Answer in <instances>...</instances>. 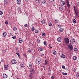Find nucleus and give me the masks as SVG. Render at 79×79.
<instances>
[{
  "label": "nucleus",
  "instance_id": "obj_1",
  "mask_svg": "<svg viewBox=\"0 0 79 79\" xmlns=\"http://www.w3.org/2000/svg\"><path fill=\"white\" fill-rule=\"evenodd\" d=\"M41 61V59L40 57H38L37 59V60L36 61V64H40Z\"/></svg>",
  "mask_w": 79,
  "mask_h": 79
},
{
  "label": "nucleus",
  "instance_id": "obj_2",
  "mask_svg": "<svg viewBox=\"0 0 79 79\" xmlns=\"http://www.w3.org/2000/svg\"><path fill=\"white\" fill-rule=\"evenodd\" d=\"M64 40L66 44H69V40L68 38H65Z\"/></svg>",
  "mask_w": 79,
  "mask_h": 79
},
{
  "label": "nucleus",
  "instance_id": "obj_3",
  "mask_svg": "<svg viewBox=\"0 0 79 79\" xmlns=\"http://www.w3.org/2000/svg\"><path fill=\"white\" fill-rule=\"evenodd\" d=\"M4 72H5L6 70H8V65H4Z\"/></svg>",
  "mask_w": 79,
  "mask_h": 79
},
{
  "label": "nucleus",
  "instance_id": "obj_4",
  "mask_svg": "<svg viewBox=\"0 0 79 79\" xmlns=\"http://www.w3.org/2000/svg\"><path fill=\"white\" fill-rule=\"evenodd\" d=\"M70 42L72 44H74L75 43V40L73 38H72L70 40Z\"/></svg>",
  "mask_w": 79,
  "mask_h": 79
},
{
  "label": "nucleus",
  "instance_id": "obj_5",
  "mask_svg": "<svg viewBox=\"0 0 79 79\" xmlns=\"http://www.w3.org/2000/svg\"><path fill=\"white\" fill-rule=\"evenodd\" d=\"M16 60H11V63L12 64H15L16 63Z\"/></svg>",
  "mask_w": 79,
  "mask_h": 79
},
{
  "label": "nucleus",
  "instance_id": "obj_6",
  "mask_svg": "<svg viewBox=\"0 0 79 79\" xmlns=\"http://www.w3.org/2000/svg\"><path fill=\"white\" fill-rule=\"evenodd\" d=\"M66 2L67 3V4L68 8L70 7V4H69V0H66Z\"/></svg>",
  "mask_w": 79,
  "mask_h": 79
},
{
  "label": "nucleus",
  "instance_id": "obj_7",
  "mask_svg": "<svg viewBox=\"0 0 79 79\" xmlns=\"http://www.w3.org/2000/svg\"><path fill=\"white\" fill-rule=\"evenodd\" d=\"M64 5H65V2L62 1L60 2V5H61V6H64Z\"/></svg>",
  "mask_w": 79,
  "mask_h": 79
},
{
  "label": "nucleus",
  "instance_id": "obj_8",
  "mask_svg": "<svg viewBox=\"0 0 79 79\" xmlns=\"http://www.w3.org/2000/svg\"><path fill=\"white\" fill-rule=\"evenodd\" d=\"M69 48H70L71 50H73V45L71 44H69Z\"/></svg>",
  "mask_w": 79,
  "mask_h": 79
},
{
  "label": "nucleus",
  "instance_id": "obj_9",
  "mask_svg": "<svg viewBox=\"0 0 79 79\" xmlns=\"http://www.w3.org/2000/svg\"><path fill=\"white\" fill-rule=\"evenodd\" d=\"M30 73H31V74L34 73H35V70L33 69L32 68L30 70Z\"/></svg>",
  "mask_w": 79,
  "mask_h": 79
},
{
  "label": "nucleus",
  "instance_id": "obj_10",
  "mask_svg": "<svg viewBox=\"0 0 79 79\" xmlns=\"http://www.w3.org/2000/svg\"><path fill=\"white\" fill-rule=\"evenodd\" d=\"M61 38L60 37H59L57 39V41H59V42H61Z\"/></svg>",
  "mask_w": 79,
  "mask_h": 79
},
{
  "label": "nucleus",
  "instance_id": "obj_11",
  "mask_svg": "<svg viewBox=\"0 0 79 79\" xmlns=\"http://www.w3.org/2000/svg\"><path fill=\"white\" fill-rule=\"evenodd\" d=\"M5 5H7L8 3V0H4Z\"/></svg>",
  "mask_w": 79,
  "mask_h": 79
},
{
  "label": "nucleus",
  "instance_id": "obj_12",
  "mask_svg": "<svg viewBox=\"0 0 79 79\" xmlns=\"http://www.w3.org/2000/svg\"><path fill=\"white\" fill-rule=\"evenodd\" d=\"M64 31V28H60L59 30V32H63Z\"/></svg>",
  "mask_w": 79,
  "mask_h": 79
},
{
  "label": "nucleus",
  "instance_id": "obj_13",
  "mask_svg": "<svg viewBox=\"0 0 79 79\" xmlns=\"http://www.w3.org/2000/svg\"><path fill=\"white\" fill-rule=\"evenodd\" d=\"M60 57L62 58H66V56L64 54H61L60 56Z\"/></svg>",
  "mask_w": 79,
  "mask_h": 79
},
{
  "label": "nucleus",
  "instance_id": "obj_14",
  "mask_svg": "<svg viewBox=\"0 0 79 79\" xmlns=\"http://www.w3.org/2000/svg\"><path fill=\"white\" fill-rule=\"evenodd\" d=\"M3 78H7L8 77V76L6 74H4L3 75Z\"/></svg>",
  "mask_w": 79,
  "mask_h": 79
},
{
  "label": "nucleus",
  "instance_id": "obj_15",
  "mask_svg": "<svg viewBox=\"0 0 79 79\" xmlns=\"http://www.w3.org/2000/svg\"><path fill=\"white\" fill-rule=\"evenodd\" d=\"M75 14L76 15V18H79V16H78V13L77 12V11L75 12Z\"/></svg>",
  "mask_w": 79,
  "mask_h": 79
},
{
  "label": "nucleus",
  "instance_id": "obj_16",
  "mask_svg": "<svg viewBox=\"0 0 79 79\" xmlns=\"http://www.w3.org/2000/svg\"><path fill=\"white\" fill-rule=\"evenodd\" d=\"M48 64V61H47V60H46L45 61L44 65H47Z\"/></svg>",
  "mask_w": 79,
  "mask_h": 79
},
{
  "label": "nucleus",
  "instance_id": "obj_17",
  "mask_svg": "<svg viewBox=\"0 0 79 79\" xmlns=\"http://www.w3.org/2000/svg\"><path fill=\"white\" fill-rule=\"evenodd\" d=\"M35 2L39 3L41 2V0H35Z\"/></svg>",
  "mask_w": 79,
  "mask_h": 79
},
{
  "label": "nucleus",
  "instance_id": "obj_18",
  "mask_svg": "<svg viewBox=\"0 0 79 79\" xmlns=\"http://www.w3.org/2000/svg\"><path fill=\"white\" fill-rule=\"evenodd\" d=\"M17 3L18 4H20L21 3V0H17Z\"/></svg>",
  "mask_w": 79,
  "mask_h": 79
},
{
  "label": "nucleus",
  "instance_id": "obj_19",
  "mask_svg": "<svg viewBox=\"0 0 79 79\" xmlns=\"http://www.w3.org/2000/svg\"><path fill=\"white\" fill-rule=\"evenodd\" d=\"M41 23L43 24H45V20L44 19L41 21Z\"/></svg>",
  "mask_w": 79,
  "mask_h": 79
},
{
  "label": "nucleus",
  "instance_id": "obj_20",
  "mask_svg": "<svg viewBox=\"0 0 79 79\" xmlns=\"http://www.w3.org/2000/svg\"><path fill=\"white\" fill-rule=\"evenodd\" d=\"M19 43L21 44V43H22L23 42V39L21 38H19Z\"/></svg>",
  "mask_w": 79,
  "mask_h": 79
},
{
  "label": "nucleus",
  "instance_id": "obj_21",
  "mask_svg": "<svg viewBox=\"0 0 79 79\" xmlns=\"http://www.w3.org/2000/svg\"><path fill=\"white\" fill-rule=\"evenodd\" d=\"M43 48L41 47H40L38 49L39 51H43Z\"/></svg>",
  "mask_w": 79,
  "mask_h": 79
},
{
  "label": "nucleus",
  "instance_id": "obj_22",
  "mask_svg": "<svg viewBox=\"0 0 79 79\" xmlns=\"http://www.w3.org/2000/svg\"><path fill=\"white\" fill-rule=\"evenodd\" d=\"M7 35V33H6V32H4L3 33V37H6V36Z\"/></svg>",
  "mask_w": 79,
  "mask_h": 79
},
{
  "label": "nucleus",
  "instance_id": "obj_23",
  "mask_svg": "<svg viewBox=\"0 0 79 79\" xmlns=\"http://www.w3.org/2000/svg\"><path fill=\"white\" fill-rule=\"evenodd\" d=\"M77 59V57L76 56H74L73 57V60H76Z\"/></svg>",
  "mask_w": 79,
  "mask_h": 79
},
{
  "label": "nucleus",
  "instance_id": "obj_24",
  "mask_svg": "<svg viewBox=\"0 0 79 79\" xmlns=\"http://www.w3.org/2000/svg\"><path fill=\"white\" fill-rule=\"evenodd\" d=\"M20 68H24V65L22 64H20Z\"/></svg>",
  "mask_w": 79,
  "mask_h": 79
},
{
  "label": "nucleus",
  "instance_id": "obj_25",
  "mask_svg": "<svg viewBox=\"0 0 79 79\" xmlns=\"http://www.w3.org/2000/svg\"><path fill=\"white\" fill-rule=\"evenodd\" d=\"M42 3L44 4V5H45L46 4V1H45V0H43V1L42 2Z\"/></svg>",
  "mask_w": 79,
  "mask_h": 79
},
{
  "label": "nucleus",
  "instance_id": "obj_26",
  "mask_svg": "<svg viewBox=\"0 0 79 79\" xmlns=\"http://www.w3.org/2000/svg\"><path fill=\"white\" fill-rule=\"evenodd\" d=\"M42 35L43 37H45V33L43 32L42 34Z\"/></svg>",
  "mask_w": 79,
  "mask_h": 79
},
{
  "label": "nucleus",
  "instance_id": "obj_27",
  "mask_svg": "<svg viewBox=\"0 0 79 79\" xmlns=\"http://www.w3.org/2000/svg\"><path fill=\"white\" fill-rule=\"evenodd\" d=\"M53 53L54 55H55L56 54V52L55 51H54L53 52Z\"/></svg>",
  "mask_w": 79,
  "mask_h": 79
},
{
  "label": "nucleus",
  "instance_id": "obj_28",
  "mask_svg": "<svg viewBox=\"0 0 79 79\" xmlns=\"http://www.w3.org/2000/svg\"><path fill=\"white\" fill-rule=\"evenodd\" d=\"M62 74H63V75H64V76H66V75H67V73H64V72H62Z\"/></svg>",
  "mask_w": 79,
  "mask_h": 79
},
{
  "label": "nucleus",
  "instance_id": "obj_29",
  "mask_svg": "<svg viewBox=\"0 0 79 79\" xmlns=\"http://www.w3.org/2000/svg\"><path fill=\"white\" fill-rule=\"evenodd\" d=\"M73 50L75 52H76L78 50V49H77V48H74Z\"/></svg>",
  "mask_w": 79,
  "mask_h": 79
},
{
  "label": "nucleus",
  "instance_id": "obj_30",
  "mask_svg": "<svg viewBox=\"0 0 79 79\" xmlns=\"http://www.w3.org/2000/svg\"><path fill=\"white\" fill-rule=\"evenodd\" d=\"M13 29L15 31H16L17 30V28L16 27H14L13 28Z\"/></svg>",
  "mask_w": 79,
  "mask_h": 79
},
{
  "label": "nucleus",
  "instance_id": "obj_31",
  "mask_svg": "<svg viewBox=\"0 0 79 79\" xmlns=\"http://www.w3.org/2000/svg\"><path fill=\"white\" fill-rule=\"evenodd\" d=\"M29 67L30 68H32V65L31 64H29Z\"/></svg>",
  "mask_w": 79,
  "mask_h": 79
},
{
  "label": "nucleus",
  "instance_id": "obj_32",
  "mask_svg": "<svg viewBox=\"0 0 79 79\" xmlns=\"http://www.w3.org/2000/svg\"><path fill=\"white\" fill-rule=\"evenodd\" d=\"M73 23L74 24H75L76 23V20L75 19H74L73 20Z\"/></svg>",
  "mask_w": 79,
  "mask_h": 79
},
{
  "label": "nucleus",
  "instance_id": "obj_33",
  "mask_svg": "<svg viewBox=\"0 0 79 79\" xmlns=\"http://www.w3.org/2000/svg\"><path fill=\"white\" fill-rule=\"evenodd\" d=\"M54 21H55L54 22H55V23H58V21H59L56 20H54Z\"/></svg>",
  "mask_w": 79,
  "mask_h": 79
},
{
  "label": "nucleus",
  "instance_id": "obj_34",
  "mask_svg": "<svg viewBox=\"0 0 79 79\" xmlns=\"http://www.w3.org/2000/svg\"><path fill=\"white\" fill-rule=\"evenodd\" d=\"M76 76H77V77H79V73H77V75H76Z\"/></svg>",
  "mask_w": 79,
  "mask_h": 79
},
{
  "label": "nucleus",
  "instance_id": "obj_35",
  "mask_svg": "<svg viewBox=\"0 0 79 79\" xmlns=\"http://www.w3.org/2000/svg\"><path fill=\"white\" fill-rule=\"evenodd\" d=\"M44 44L45 46H47V43L46 42V41H44Z\"/></svg>",
  "mask_w": 79,
  "mask_h": 79
},
{
  "label": "nucleus",
  "instance_id": "obj_36",
  "mask_svg": "<svg viewBox=\"0 0 79 79\" xmlns=\"http://www.w3.org/2000/svg\"><path fill=\"white\" fill-rule=\"evenodd\" d=\"M74 10L75 12H76V11H76L77 9H76V7L74 6Z\"/></svg>",
  "mask_w": 79,
  "mask_h": 79
},
{
  "label": "nucleus",
  "instance_id": "obj_37",
  "mask_svg": "<svg viewBox=\"0 0 79 79\" xmlns=\"http://www.w3.org/2000/svg\"><path fill=\"white\" fill-rule=\"evenodd\" d=\"M77 6H78L79 7V2H78L77 3Z\"/></svg>",
  "mask_w": 79,
  "mask_h": 79
},
{
  "label": "nucleus",
  "instance_id": "obj_38",
  "mask_svg": "<svg viewBox=\"0 0 79 79\" xmlns=\"http://www.w3.org/2000/svg\"><path fill=\"white\" fill-rule=\"evenodd\" d=\"M3 15V11H0V15Z\"/></svg>",
  "mask_w": 79,
  "mask_h": 79
},
{
  "label": "nucleus",
  "instance_id": "obj_39",
  "mask_svg": "<svg viewBox=\"0 0 79 79\" xmlns=\"http://www.w3.org/2000/svg\"><path fill=\"white\" fill-rule=\"evenodd\" d=\"M32 31H34V27H33L31 28Z\"/></svg>",
  "mask_w": 79,
  "mask_h": 79
},
{
  "label": "nucleus",
  "instance_id": "obj_40",
  "mask_svg": "<svg viewBox=\"0 0 79 79\" xmlns=\"http://www.w3.org/2000/svg\"><path fill=\"white\" fill-rule=\"evenodd\" d=\"M18 11H21V9L20 7H18Z\"/></svg>",
  "mask_w": 79,
  "mask_h": 79
},
{
  "label": "nucleus",
  "instance_id": "obj_41",
  "mask_svg": "<svg viewBox=\"0 0 79 79\" xmlns=\"http://www.w3.org/2000/svg\"><path fill=\"white\" fill-rule=\"evenodd\" d=\"M12 38L13 39H16V36H14L12 37Z\"/></svg>",
  "mask_w": 79,
  "mask_h": 79
},
{
  "label": "nucleus",
  "instance_id": "obj_42",
  "mask_svg": "<svg viewBox=\"0 0 79 79\" xmlns=\"http://www.w3.org/2000/svg\"><path fill=\"white\" fill-rule=\"evenodd\" d=\"M31 52H32V51L31 50H30V49L28 50V52L29 53H31Z\"/></svg>",
  "mask_w": 79,
  "mask_h": 79
},
{
  "label": "nucleus",
  "instance_id": "obj_43",
  "mask_svg": "<svg viewBox=\"0 0 79 79\" xmlns=\"http://www.w3.org/2000/svg\"><path fill=\"white\" fill-rule=\"evenodd\" d=\"M62 68H63V69H65V67L64 66V65H62Z\"/></svg>",
  "mask_w": 79,
  "mask_h": 79
},
{
  "label": "nucleus",
  "instance_id": "obj_44",
  "mask_svg": "<svg viewBox=\"0 0 79 79\" xmlns=\"http://www.w3.org/2000/svg\"><path fill=\"white\" fill-rule=\"evenodd\" d=\"M35 33H36V34H38V33H39V31L37 30L35 31Z\"/></svg>",
  "mask_w": 79,
  "mask_h": 79
},
{
  "label": "nucleus",
  "instance_id": "obj_45",
  "mask_svg": "<svg viewBox=\"0 0 79 79\" xmlns=\"http://www.w3.org/2000/svg\"><path fill=\"white\" fill-rule=\"evenodd\" d=\"M37 42L38 43H39V42H40V40H39V39L37 40Z\"/></svg>",
  "mask_w": 79,
  "mask_h": 79
},
{
  "label": "nucleus",
  "instance_id": "obj_46",
  "mask_svg": "<svg viewBox=\"0 0 79 79\" xmlns=\"http://www.w3.org/2000/svg\"><path fill=\"white\" fill-rule=\"evenodd\" d=\"M16 54L19 57V53H18V52Z\"/></svg>",
  "mask_w": 79,
  "mask_h": 79
},
{
  "label": "nucleus",
  "instance_id": "obj_47",
  "mask_svg": "<svg viewBox=\"0 0 79 79\" xmlns=\"http://www.w3.org/2000/svg\"><path fill=\"white\" fill-rule=\"evenodd\" d=\"M51 79H55V77H53V76H52L51 77Z\"/></svg>",
  "mask_w": 79,
  "mask_h": 79
},
{
  "label": "nucleus",
  "instance_id": "obj_48",
  "mask_svg": "<svg viewBox=\"0 0 79 79\" xmlns=\"http://www.w3.org/2000/svg\"><path fill=\"white\" fill-rule=\"evenodd\" d=\"M24 27H27V24H26L25 25H24Z\"/></svg>",
  "mask_w": 79,
  "mask_h": 79
},
{
  "label": "nucleus",
  "instance_id": "obj_49",
  "mask_svg": "<svg viewBox=\"0 0 79 79\" xmlns=\"http://www.w3.org/2000/svg\"><path fill=\"white\" fill-rule=\"evenodd\" d=\"M61 25H58V27L59 28H61Z\"/></svg>",
  "mask_w": 79,
  "mask_h": 79
},
{
  "label": "nucleus",
  "instance_id": "obj_50",
  "mask_svg": "<svg viewBox=\"0 0 79 79\" xmlns=\"http://www.w3.org/2000/svg\"><path fill=\"white\" fill-rule=\"evenodd\" d=\"M52 24L51 23L49 24V26H52Z\"/></svg>",
  "mask_w": 79,
  "mask_h": 79
},
{
  "label": "nucleus",
  "instance_id": "obj_51",
  "mask_svg": "<svg viewBox=\"0 0 79 79\" xmlns=\"http://www.w3.org/2000/svg\"><path fill=\"white\" fill-rule=\"evenodd\" d=\"M9 34H10V35H13V33H10Z\"/></svg>",
  "mask_w": 79,
  "mask_h": 79
},
{
  "label": "nucleus",
  "instance_id": "obj_52",
  "mask_svg": "<svg viewBox=\"0 0 79 79\" xmlns=\"http://www.w3.org/2000/svg\"><path fill=\"white\" fill-rule=\"evenodd\" d=\"M44 54H41V56H44Z\"/></svg>",
  "mask_w": 79,
  "mask_h": 79
},
{
  "label": "nucleus",
  "instance_id": "obj_53",
  "mask_svg": "<svg viewBox=\"0 0 79 79\" xmlns=\"http://www.w3.org/2000/svg\"><path fill=\"white\" fill-rule=\"evenodd\" d=\"M5 23L6 24H8V23L6 21L5 22Z\"/></svg>",
  "mask_w": 79,
  "mask_h": 79
},
{
  "label": "nucleus",
  "instance_id": "obj_54",
  "mask_svg": "<svg viewBox=\"0 0 79 79\" xmlns=\"http://www.w3.org/2000/svg\"><path fill=\"white\" fill-rule=\"evenodd\" d=\"M53 1H54V0H50V1L51 2H53Z\"/></svg>",
  "mask_w": 79,
  "mask_h": 79
},
{
  "label": "nucleus",
  "instance_id": "obj_55",
  "mask_svg": "<svg viewBox=\"0 0 79 79\" xmlns=\"http://www.w3.org/2000/svg\"><path fill=\"white\" fill-rule=\"evenodd\" d=\"M49 47H50V48H52V47H51L50 46V45H49Z\"/></svg>",
  "mask_w": 79,
  "mask_h": 79
},
{
  "label": "nucleus",
  "instance_id": "obj_56",
  "mask_svg": "<svg viewBox=\"0 0 79 79\" xmlns=\"http://www.w3.org/2000/svg\"><path fill=\"white\" fill-rule=\"evenodd\" d=\"M18 50V48H15V50H16L17 51V50Z\"/></svg>",
  "mask_w": 79,
  "mask_h": 79
},
{
  "label": "nucleus",
  "instance_id": "obj_57",
  "mask_svg": "<svg viewBox=\"0 0 79 79\" xmlns=\"http://www.w3.org/2000/svg\"><path fill=\"white\" fill-rule=\"evenodd\" d=\"M48 71L49 72V73H50L51 72V70H48Z\"/></svg>",
  "mask_w": 79,
  "mask_h": 79
},
{
  "label": "nucleus",
  "instance_id": "obj_58",
  "mask_svg": "<svg viewBox=\"0 0 79 79\" xmlns=\"http://www.w3.org/2000/svg\"><path fill=\"white\" fill-rule=\"evenodd\" d=\"M1 62H2V63H3L4 62V61H3V60H2L1 61Z\"/></svg>",
  "mask_w": 79,
  "mask_h": 79
},
{
  "label": "nucleus",
  "instance_id": "obj_59",
  "mask_svg": "<svg viewBox=\"0 0 79 79\" xmlns=\"http://www.w3.org/2000/svg\"><path fill=\"white\" fill-rule=\"evenodd\" d=\"M48 69L49 70H50V67L48 68Z\"/></svg>",
  "mask_w": 79,
  "mask_h": 79
},
{
  "label": "nucleus",
  "instance_id": "obj_60",
  "mask_svg": "<svg viewBox=\"0 0 79 79\" xmlns=\"http://www.w3.org/2000/svg\"><path fill=\"white\" fill-rule=\"evenodd\" d=\"M48 75H50V73L48 74Z\"/></svg>",
  "mask_w": 79,
  "mask_h": 79
},
{
  "label": "nucleus",
  "instance_id": "obj_61",
  "mask_svg": "<svg viewBox=\"0 0 79 79\" xmlns=\"http://www.w3.org/2000/svg\"><path fill=\"white\" fill-rule=\"evenodd\" d=\"M30 79H32V77H30Z\"/></svg>",
  "mask_w": 79,
  "mask_h": 79
}]
</instances>
